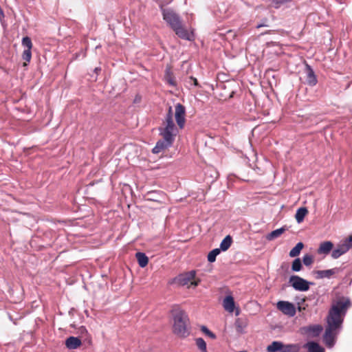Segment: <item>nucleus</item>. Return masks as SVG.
I'll list each match as a JSON object with an SVG mask.
<instances>
[{"label": "nucleus", "mask_w": 352, "mask_h": 352, "mask_svg": "<svg viewBox=\"0 0 352 352\" xmlns=\"http://www.w3.org/2000/svg\"><path fill=\"white\" fill-rule=\"evenodd\" d=\"M351 306L349 298L342 297L332 302L326 318L327 325L323 336L326 346L332 348L342 329V324L347 310Z\"/></svg>", "instance_id": "1"}, {"label": "nucleus", "mask_w": 352, "mask_h": 352, "mask_svg": "<svg viewBox=\"0 0 352 352\" xmlns=\"http://www.w3.org/2000/svg\"><path fill=\"white\" fill-rule=\"evenodd\" d=\"M173 317V332L181 338L190 335V322L187 314L179 307H174L171 310Z\"/></svg>", "instance_id": "2"}, {"label": "nucleus", "mask_w": 352, "mask_h": 352, "mask_svg": "<svg viewBox=\"0 0 352 352\" xmlns=\"http://www.w3.org/2000/svg\"><path fill=\"white\" fill-rule=\"evenodd\" d=\"M301 346L300 344H284L280 341H273L267 347L268 352H300Z\"/></svg>", "instance_id": "3"}, {"label": "nucleus", "mask_w": 352, "mask_h": 352, "mask_svg": "<svg viewBox=\"0 0 352 352\" xmlns=\"http://www.w3.org/2000/svg\"><path fill=\"white\" fill-rule=\"evenodd\" d=\"M173 113L172 107H169L168 113L163 122L164 126L159 128V131L160 133H164L173 136L176 135L177 129L173 122Z\"/></svg>", "instance_id": "4"}, {"label": "nucleus", "mask_w": 352, "mask_h": 352, "mask_svg": "<svg viewBox=\"0 0 352 352\" xmlns=\"http://www.w3.org/2000/svg\"><path fill=\"white\" fill-rule=\"evenodd\" d=\"M160 135L163 137L162 140H160L157 142L155 146L152 149V153L157 154L161 151L170 147L175 140V136L160 133Z\"/></svg>", "instance_id": "5"}, {"label": "nucleus", "mask_w": 352, "mask_h": 352, "mask_svg": "<svg viewBox=\"0 0 352 352\" xmlns=\"http://www.w3.org/2000/svg\"><path fill=\"white\" fill-rule=\"evenodd\" d=\"M289 283L295 290L300 292H306L309 290V285L313 284L312 283H310L296 275L290 276Z\"/></svg>", "instance_id": "6"}, {"label": "nucleus", "mask_w": 352, "mask_h": 352, "mask_svg": "<svg viewBox=\"0 0 352 352\" xmlns=\"http://www.w3.org/2000/svg\"><path fill=\"white\" fill-rule=\"evenodd\" d=\"M162 15L164 20L171 27L173 30L182 23L179 16L172 10H163Z\"/></svg>", "instance_id": "7"}, {"label": "nucleus", "mask_w": 352, "mask_h": 352, "mask_svg": "<svg viewBox=\"0 0 352 352\" xmlns=\"http://www.w3.org/2000/svg\"><path fill=\"white\" fill-rule=\"evenodd\" d=\"M186 109L184 106L180 103H177L175 106V120L180 129H183L185 124Z\"/></svg>", "instance_id": "8"}, {"label": "nucleus", "mask_w": 352, "mask_h": 352, "mask_svg": "<svg viewBox=\"0 0 352 352\" xmlns=\"http://www.w3.org/2000/svg\"><path fill=\"white\" fill-rule=\"evenodd\" d=\"M277 308L285 315L293 317L296 314V308L294 304L288 301H279L277 303Z\"/></svg>", "instance_id": "9"}, {"label": "nucleus", "mask_w": 352, "mask_h": 352, "mask_svg": "<svg viewBox=\"0 0 352 352\" xmlns=\"http://www.w3.org/2000/svg\"><path fill=\"white\" fill-rule=\"evenodd\" d=\"M351 248L352 245L344 241L342 243L338 244L337 247L333 250L331 257L334 259L338 258L340 256L346 253Z\"/></svg>", "instance_id": "10"}, {"label": "nucleus", "mask_w": 352, "mask_h": 352, "mask_svg": "<svg viewBox=\"0 0 352 352\" xmlns=\"http://www.w3.org/2000/svg\"><path fill=\"white\" fill-rule=\"evenodd\" d=\"M173 30L175 34L182 39L188 41L193 39L194 36L192 33L188 32V30L183 27L182 23L178 25L177 27L175 28Z\"/></svg>", "instance_id": "11"}, {"label": "nucleus", "mask_w": 352, "mask_h": 352, "mask_svg": "<svg viewBox=\"0 0 352 352\" xmlns=\"http://www.w3.org/2000/svg\"><path fill=\"white\" fill-rule=\"evenodd\" d=\"M305 73L307 83L310 86H315L318 82V80L313 69L308 64L305 65Z\"/></svg>", "instance_id": "12"}, {"label": "nucleus", "mask_w": 352, "mask_h": 352, "mask_svg": "<svg viewBox=\"0 0 352 352\" xmlns=\"http://www.w3.org/2000/svg\"><path fill=\"white\" fill-rule=\"evenodd\" d=\"M195 276H196V271L191 270L186 273L180 274L178 277V282L182 285H186L189 283H190L191 280H192L195 278Z\"/></svg>", "instance_id": "13"}, {"label": "nucleus", "mask_w": 352, "mask_h": 352, "mask_svg": "<svg viewBox=\"0 0 352 352\" xmlns=\"http://www.w3.org/2000/svg\"><path fill=\"white\" fill-rule=\"evenodd\" d=\"M305 332L312 337L318 336L322 331V327L320 324H314L303 328Z\"/></svg>", "instance_id": "14"}, {"label": "nucleus", "mask_w": 352, "mask_h": 352, "mask_svg": "<svg viewBox=\"0 0 352 352\" xmlns=\"http://www.w3.org/2000/svg\"><path fill=\"white\" fill-rule=\"evenodd\" d=\"M340 269L338 267L325 270H318L316 271L317 278H331L333 275L338 273L340 272Z\"/></svg>", "instance_id": "15"}, {"label": "nucleus", "mask_w": 352, "mask_h": 352, "mask_svg": "<svg viewBox=\"0 0 352 352\" xmlns=\"http://www.w3.org/2000/svg\"><path fill=\"white\" fill-rule=\"evenodd\" d=\"M81 345V340L77 337L70 336L65 340V346L69 349H76Z\"/></svg>", "instance_id": "16"}, {"label": "nucleus", "mask_w": 352, "mask_h": 352, "mask_svg": "<svg viewBox=\"0 0 352 352\" xmlns=\"http://www.w3.org/2000/svg\"><path fill=\"white\" fill-rule=\"evenodd\" d=\"M223 306L226 311L229 313H233L235 308V302L233 297L227 296L223 300Z\"/></svg>", "instance_id": "17"}, {"label": "nucleus", "mask_w": 352, "mask_h": 352, "mask_svg": "<svg viewBox=\"0 0 352 352\" xmlns=\"http://www.w3.org/2000/svg\"><path fill=\"white\" fill-rule=\"evenodd\" d=\"M333 248V244L331 241H324L320 243L318 249V254H328Z\"/></svg>", "instance_id": "18"}, {"label": "nucleus", "mask_w": 352, "mask_h": 352, "mask_svg": "<svg viewBox=\"0 0 352 352\" xmlns=\"http://www.w3.org/2000/svg\"><path fill=\"white\" fill-rule=\"evenodd\" d=\"M234 325L239 333H243L248 326V320L245 318H239L235 320Z\"/></svg>", "instance_id": "19"}, {"label": "nucleus", "mask_w": 352, "mask_h": 352, "mask_svg": "<svg viewBox=\"0 0 352 352\" xmlns=\"http://www.w3.org/2000/svg\"><path fill=\"white\" fill-rule=\"evenodd\" d=\"M304 348L307 349V352H324V348L313 341L307 342Z\"/></svg>", "instance_id": "20"}, {"label": "nucleus", "mask_w": 352, "mask_h": 352, "mask_svg": "<svg viewBox=\"0 0 352 352\" xmlns=\"http://www.w3.org/2000/svg\"><path fill=\"white\" fill-rule=\"evenodd\" d=\"M287 230V228L285 226L281 227L278 229H276L275 230H273L270 233H269L266 238L269 241L274 240L278 237H279L283 233L285 232V231Z\"/></svg>", "instance_id": "21"}, {"label": "nucleus", "mask_w": 352, "mask_h": 352, "mask_svg": "<svg viewBox=\"0 0 352 352\" xmlns=\"http://www.w3.org/2000/svg\"><path fill=\"white\" fill-rule=\"evenodd\" d=\"M135 257L138 260V265L141 267H144L147 265L148 263V256L143 252H137L135 254Z\"/></svg>", "instance_id": "22"}, {"label": "nucleus", "mask_w": 352, "mask_h": 352, "mask_svg": "<svg viewBox=\"0 0 352 352\" xmlns=\"http://www.w3.org/2000/svg\"><path fill=\"white\" fill-rule=\"evenodd\" d=\"M307 213H308V210L307 209V208H305V207L299 208L296 210V212L295 214V218H296V221L298 223H301L304 220L305 217L307 214Z\"/></svg>", "instance_id": "23"}, {"label": "nucleus", "mask_w": 352, "mask_h": 352, "mask_svg": "<svg viewBox=\"0 0 352 352\" xmlns=\"http://www.w3.org/2000/svg\"><path fill=\"white\" fill-rule=\"evenodd\" d=\"M232 242L230 235L226 236L220 243V250L226 251L230 247Z\"/></svg>", "instance_id": "24"}, {"label": "nucleus", "mask_w": 352, "mask_h": 352, "mask_svg": "<svg viewBox=\"0 0 352 352\" xmlns=\"http://www.w3.org/2000/svg\"><path fill=\"white\" fill-rule=\"evenodd\" d=\"M78 333L81 338L87 340L89 344L91 343V339L85 327H80L78 330Z\"/></svg>", "instance_id": "25"}, {"label": "nucleus", "mask_w": 352, "mask_h": 352, "mask_svg": "<svg viewBox=\"0 0 352 352\" xmlns=\"http://www.w3.org/2000/svg\"><path fill=\"white\" fill-rule=\"evenodd\" d=\"M304 247V244L302 242L298 243L295 247H294L289 252V256L296 257L298 256L300 253V251Z\"/></svg>", "instance_id": "26"}, {"label": "nucleus", "mask_w": 352, "mask_h": 352, "mask_svg": "<svg viewBox=\"0 0 352 352\" xmlns=\"http://www.w3.org/2000/svg\"><path fill=\"white\" fill-rule=\"evenodd\" d=\"M144 197L146 201H159V193L157 191H149L144 195Z\"/></svg>", "instance_id": "27"}, {"label": "nucleus", "mask_w": 352, "mask_h": 352, "mask_svg": "<svg viewBox=\"0 0 352 352\" xmlns=\"http://www.w3.org/2000/svg\"><path fill=\"white\" fill-rule=\"evenodd\" d=\"M195 343L198 349L201 351V352H208L206 343L203 338H196Z\"/></svg>", "instance_id": "28"}, {"label": "nucleus", "mask_w": 352, "mask_h": 352, "mask_svg": "<svg viewBox=\"0 0 352 352\" xmlns=\"http://www.w3.org/2000/svg\"><path fill=\"white\" fill-rule=\"evenodd\" d=\"M220 252H221V250L219 248H215V249L212 250L208 254V261L210 263L214 262L216 260L217 256L219 255L220 254Z\"/></svg>", "instance_id": "29"}, {"label": "nucleus", "mask_w": 352, "mask_h": 352, "mask_svg": "<svg viewBox=\"0 0 352 352\" xmlns=\"http://www.w3.org/2000/svg\"><path fill=\"white\" fill-rule=\"evenodd\" d=\"M22 58L26 61L24 63L23 65L26 66L28 63H29L32 58V52L31 50H24L22 54Z\"/></svg>", "instance_id": "30"}, {"label": "nucleus", "mask_w": 352, "mask_h": 352, "mask_svg": "<svg viewBox=\"0 0 352 352\" xmlns=\"http://www.w3.org/2000/svg\"><path fill=\"white\" fill-rule=\"evenodd\" d=\"M302 269V263L299 258H296L294 260L292 265V270L294 272H299Z\"/></svg>", "instance_id": "31"}, {"label": "nucleus", "mask_w": 352, "mask_h": 352, "mask_svg": "<svg viewBox=\"0 0 352 352\" xmlns=\"http://www.w3.org/2000/svg\"><path fill=\"white\" fill-rule=\"evenodd\" d=\"M21 44L25 48V50H32L33 46L31 38L28 36L22 38Z\"/></svg>", "instance_id": "32"}, {"label": "nucleus", "mask_w": 352, "mask_h": 352, "mask_svg": "<svg viewBox=\"0 0 352 352\" xmlns=\"http://www.w3.org/2000/svg\"><path fill=\"white\" fill-rule=\"evenodd\" d=\"M314 258L310 254H305L302 258V262L305 265L309 266L313 263Z\"/></svg>", "instance_id": "33"}, {"label": "nucleus", "mask_w": 352, "mask_h": 352, "mask_svg": "<svg viewBox=\"0 0 352 352\" xmlns=\"http://www.w3.org/2000/svg\"><path fill=\"white\" fill-rule=\"evenodd\" d=\"M201 331L205 333L206 336H209L212 339H216V335L210 331L206 326L201 327Z\"/></svg>", "instance_id": "34"}, {"label": "nucleus", "mask_w": 352, "mask_h": 352, "mask_svg": "<svg viewBox=\"0 0 352 352\" xmlns=\"http://www.w3.org/2000/svg\"><path fill=\"white\" fill-rule=\"evenodd\" d=\"M166 81L167 82L171 85V86H175V82L174 80V79L171 77L170 76V73L169 71H167L166 72Z\"/></svg>", "instance_id": "35"}, {"label": "nucleus", "mask_w": 352, "mask_h": 352, "mask_svg": "<svg viewBox=\"0 0 352 352\" xmlns=\"http://www.w3.org/2000/svg\"><path fill=\"white\" fill-rule=\"evenodd\" d=\"M188 82L189 83H192L196 87L199 86V83H198V81H197V78H194L192 76L189 77Z\"/></svg>", "instance_id": "36"}, {"label": "nucleus", "mask_w": 352, "mask_h": 352, "mask_svg": "<svg viewBox=\"0 0 352 352\" xmlns=\"http://www.w3.org/2000/svg\"><path fill=\"white\" fill-rule=\"evenodd\" d=\"M200 280H192L190 281V285L189 287H197L199 283Z\"/></svg>", "instance_id": "37"}, {"label": "nucleus", "mask_w": 352, "mask_h": 352, "mask_svg": "<svg viewBox=\"0 0 352 352\" xmlns=\"http://www.w3.org/2000/svg\"><path fill=\"white\" fill-rule=\"evenodd\" d=\"M267 26H268V25L266 24L265 23H262L258 24L256 25V28H261V27H267Z\"/></svg>", "instance_id": "38"}, {"label": "nucleus", "mask_w": 352, "mask_h": 352, "mask_svg": "<svg viewBox=\"0 0 352 352\" xmlns=\"http://www.w3.org/2000/svg\"><path fill=\"white\" fill-rule=\"evenodd\" d=\"M100 68H99V67H96L95 69H94V72L96 74H98V72H100Z\"/></svg>", "instance_id": "39"}, {"label": "nucleus", "mask_w": 352, "mask_h": 352, "mask_svg": "<svg viewBox=\"0 0 352 352\" xmlns=\"http://www.w3.org/2000/svg\"><path fill=\"white\" fill-rule=\"evenodd\" d=\"M239 314H240V310L239 309H236V312H235V315L238 316V315H239Z\"/></svg>", "instance_id": "40"}]
</instances>
